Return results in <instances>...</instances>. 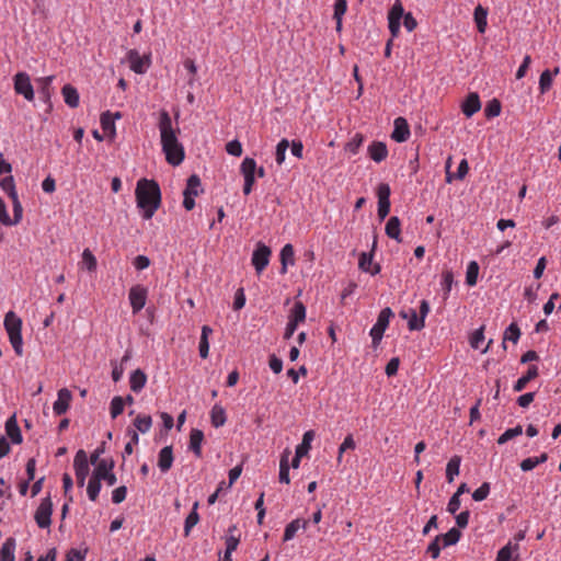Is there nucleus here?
I'll return each instance as SVG.
<instances>
[{"label":"nucleus","mask_w":561,"mask_h":561,"mask_svg":"<svg viewBox=\"0 0 561 561\" xmlns=\"http://www.w3.org/2000/svg\"><path fill=\"white\" fill-rule=\"evenodd\" d=\"M158 127L165 160L174 167L181 164L184 160L185 153L183 146L178 140V133L180 130L179 128H173L171 116L165 110L160 112Z\"/></svg>","instance_id":"obj_1"},{"label":"nucleus","mask_w":561,"mask_h":561,"mask_svg":"<svg viewBox=\"0 0 561 561\" xmlns=\"http://www.w3.org/2000/svg\"><path fill=\"white\" fill-rule=\"evenodd\" d=\"M135 196L142 218L151 219L161 205V190L158 182L146 178L140 179L136 185Z\"/></svg>","instance_id":"obj_2"},{"label":"nucleus","mask_w":561,"mask_h":561,"mask_svg":"<svg viewBox=\"0 0 561 561\" xmlns=\"http://www.w3.org/2000/svg\"><path fill=\"white\" fill-rule=\"evenodd\" d=\"M402 19L403 25L408 32H412L416 28L417 22L412 13H405L401 1L396 0L388 12V27L392 37H397L399 35Z\"/></svg>","instance_id":"obj_3"},{"label":"nucleus","mask_w":561,"mask_h":561,"mask_svg":"<svg viewBox=\"0 0 561 561\" xmlns=\"http://www.w3.org/2000/svg\"><path fill=\"white\" fill-rule=\"evenodd\" d=\"M4 328L8 332L10 343L18 356L23 355V340L21 334L22 320L13 312L9 311L4 317Z\"/></svg>","instance_id":"obj_4"},{"label":"nucleus","mask_w":561,"mask_h":561,"mask_svg":"<svg viewBox=\"0 0 561 561\" xmlns=\"http://www.w3.org/2000/svg\"><path fill=\"white\" fill-rule=\"evenodd\" d=\"M53 502L50 496L42 499L35 511L34 519L39 528H48L51 524Z\"/></svg>","instance_id":"obj_5"},{"label":"nucleus","mask_w":561,"mask_h":561,"mask_svg":"<svg viewBox=\"0 0 561 561\" xmlns=\"http://www.w3.org/2000/svg\"><path fill=\"white\" fill-rule=\"evenodd\" d=\"M73 468L77 478V484L83 486L89 474V459L83 449H79L73 459Z\"/></svg>","instance_id":"obj_6"},{"label":"nucleus","mask_w":561,"mask_h":561,"mask_svg":"<svg viewBox=\"0 0 561 561\" xmlns=\"http://www.w3.org/2000/svg\"><path fill=\"white\" fill-rule=\"evenodd\" d=\"M271 249L263 242H257L252 253V265L254 266L257 274H261L263 270L268 265L271 257Z\"/></svg>","instance_id":"obj_7"},{"label":"nucleus","mask_w":561,"mask_h":561,"mask_svg":"<svg viewBox=\"0 0 561 561\" xmlns=\"http://www.w3.org/2000/svg\"><path fill=\"white\" fill-rule=\"evenodd\" d=\"M390 194L391 190L389 184L380 183L377 187V196H378V209L377 215L380 220H383L390 211Z\"/></svg>","instance_id":"obj_8"},{"label":"nucleus","mask_w":561,"mask_h":561,"mask_svg":"<svg viewBox=\"0 0 561 561\" xmlns=\"http://www.w3.org/2000/svg\"><path fill=\"white\" fill-rule=\"evenodd\" d=\"M14 90L18 94L23 95L27 101H32L34 99V89L26 72H18L14 76Z\"/></svg>","instance_id":"obj_9"},{"label":"nucleus","mask_w":561,"mask_h":561,"mask_svg":"<svg viewBox=\"0 0 561 561\" xmlns=\"http://www.w3.org/2000/svg\"><path fill=\"white\" fill-rule=\"evenodd\" d=\"M148 289L142 285H135L129 289V302L133 313H138L146 305Z\"/></svg>","instance_id":"obj_10"},{"label":"nucleus","mask_w":561,"mask_h":561,"mask_svg":"<svg viewBox=\"0 0 561 561\" xmlns=\"http://www.w3.org/2000/svg\"><path fill=\"white\" fill-rule=\"evenodd\" d=\"M127 59L130 64V69L139 75L145 73L150 66L149 56L141 57L136 49H130L127 53Z\"/></svg>","instance_id":"obj_11"},{"label":"nucleus","mask_w":561,"mask_h":561,"mask_svg":"<svg viewBox=\"0 0 561 561\" xmlns=\"http://www.w3.org/2000/svg\"><path fill=\"white\" fill-rule=\"evenodd\" d=\"M410 137V127L404 117H397L393 122L391 138L397 142H404Z\"/></svg>","instance_id":"obj_12"},{"label":"nucleus","mask_w":561,"mask_h":561,"mask_svg":"<svg viewBox=\"0 0 561 561\" xmlns=\"http://www.w3.org/2000/svg\"><path fill=\"white\" fill-rule=\"evenodd\" d=\"M72 400V393L69 389L62 388L58 391V398L54 402L53 410L56 415H62L65 414L69 407L70 402Z\"/></svg>","instance_id":"obj_13"},{"label":"nucleus","mask_w":561,"mask_h":561,"mask_svg":"<svg viewBox=\"0 0 561 561\" xmlns=\"http://www.w3.org/2000/svg\"><path fill=\"white\" fill-rule=\"evenodd\" d=\"M241 174L244 178V183L254 185L255 183V172H256V162L253 158H244L241 167Z\"/></svg>","instance_id":"obj_14"},{"label":"nucleus","mask_w":561,"mask_h":561,"mask_svg":"<svg viewBox=\"0 0 561 561\" xmlns=\"http://www.w3.org/2000/svg\"><path fill=\"white\" fill-rule=\"evenodd\" d=\"M480 108H481V102H480L478 93H476V92L469 93L461 105L462 113L467 117H471L477 112H479Z\"/></svg>","instance_id":"obj_15"},{"label":"nucleus","mask_w":561,"mask_h":561,"mask_svg":"<svg viewBox=\"0 0 561 561\" xmlns=\"http://www.w3.org/2000/svg\"><path fill=\"white\" fill-rule=\"evenodd\" d=\"M368 154L376 163L382 162L388 156L387 145L382 141H373L368 146Z\"/></svg>","instance_id":"obj_16"},{"label":"nucleus","mask_w":561,"mask_h":561,"mask_svg":"<svg viewBox=\"0 0 561 561\" xmlns=\"http://www.w3.org/2000/svg\"><path fill=\"white\" fill-rule=\"evenodd\" d=\"M5 433L13 444H21L23 440L21 430L18 425L15 413L5 422Z\"/></svg>","instance_id":"obj_17"},{"label":"nucleus","mask_w":561,"mask_h":561,"mask_svg":"<svg viewBox=\"0 0 561 561\" xmlns=\"http://www.w3.org/2000/svg\"><path fill=\"white\" fill-rule=\"evenodd\" d=\"M121 113L116 112L112 114L110 111L102 113L101 115V126L104 133H106L111 138L115 137V118H121Z\"/></svg>","instance_id":"obj_18"},{"label":"nucleus","mask_w":561,"mask_h":561,"mask_svg":"<svg viewBox=\"0 0 561 561\" xmlns=\"http://www.w3.org/2000/svg\"><path fill=\"white\" fill-rule=\"evenodd\" d=\"M173 448L172 446L163 447L158 455V467L161 472H168L173 465Z\"/></svg>","instance_id":"obj_19"},{"label":"nucleus","mask_w":561,"mask_h":561,"mask_svg":"<svg viewBox=\"0 0 561 561\" xmlns=\"http://www.w3.org/2000/svg\"><path fill=\"white\" fill-rule=\"evenodd\" d=\"M204 440V433L198 428H192L190 433L188 448L193 454L199 458L202 457V443Z\"/></svg>","instance_id":"obj_20"},{"label":"nucleus","mask_w":561,"mask_h":561,"mask_svg":"<svg viewBox=\"0 0 561 561\" xmlns=\"http://www.w3.org/2000/svg\"><path fill=\"white\" fill-rule=\"evenodd\" d=\"M294 255H295V251H294L293 244L287 243L282 248L280 254H279L280 264H282L280 274H286L288 265L295 264Z\"/></svg>","instance_id":"obj_21"},{"label":"nucleus","mask_w":561,"mask_h":561,"mask_svg":"<svg viewBox=\"0 0 561 561\" xmlns=\"http://www.w3.org/2000/svg\"><path fill=\"white\" fill-rule=\"evenodd\" d=\"M385 231L389 238L394 239L399 243L402 242L401 221L397 216H392L389 218V220L386 224Z\"/></svg>","instance_id":"obj_22"},{"label":"nucleus","mask_w":561,"mask_h":561,"mask_svg":"<svg viewBox=\"0 0 561 561\" xmlns=\"http://www.w3.org/2000/svg\"><path fill=\"white\" fill-rule=\"evenodd\" d=\"M538 374H539L538 367L536 365H530L528 367L527 373L524 376H522L520 378H518L517 381L514 383L513 390L515 392L523 391L526 388L527 383L530 380L535 379L538 376Z\"/></svg>","instance_id":"obj_23"},{"label":"nucleus","mask_w":561,"mask_h":561,"mask_svg":"<svg viewBox=\"0 0 561 561\" xmlns=\"http://www.w3.org/2000/svg\"><path fill=\"white\" fill-rule=\"evenodd\" d=\"M146 382H147V375L144 373V370L138 368L131 373L130 378H129V385H130V389L134 392H136V393L140 392L145 388Z\"/></svg>","instance_id":"obj_24"},{"label":"nucleus","mask_w":561,"mask_h":561,"mask_svg":"<svg viewBox=\"0 0 561 561\" xmlns=\"http://www.w3.org/2000/svg\"><path fill=\"white\" fill-rule=\"evenodd\" d=\"M308 526V520L306 519H300V518H296L294 520H291L286 527H285V531H284V537H283V540L284 541H289L291 540L296 533L302 528V529H306Z\"/></svg>","instance_id":"obj_25"},{"label":"nucleus","mask_w":561,"mask_h":561,"mask_svg":"<svg viewBox=\"0 0 561 561\" xmlns=\"http://www.w3.org/2000/svg\"><path fill=\"white\" fill-rule=\"evenodd\" d=\"M61 93H62L65 103L69 107H71V108L78 107L80 98H79V93L75 87H72L71 84H66L62 87Z\"/></svg>","instance_id":"obj_26"},{"label":"nucleus","mask_w":561,"mask_h":561,"mask_svg":"<svg viewBox=\"0 0 561 561\" xmlns=\"http://www.w3.org/2000/svg\"><path fill=\"white\" fill-rule=\"evenodd\" d=\"M95 469L92 473L94 478L102 480L107 473H111L114 469L115 462L113 459H101L95 465Z\"/></svg>","instance_id":"obj_27"},{"label":"nucleus","mask_w":561,"mask_h":561,"mask_svg":"<svg viewBox=\"0 0 561 561\" xmlns=\"http://www.w3.org/2000/svg\"><path fill=\"white\" fill-rule=\"evenodd\" d=\"M474 22L477 24L478 32L483 34L488 25V9L478 4L473 12Z\"/></svg>","instance_id":"obj_28"},{"label":"nucleus","mask_w":561,"mask_h":561,"mask_svg":"<svg viewBox=\"0 0 561 561\" xmlns=\"http://www.w3.org/2000/svg\"><path fill=\"white\" fill-rule=\"evenodd\" d=\"M520 329L516 322H512L504 331L502 348L506 351V341L517 343L520 337Z\"/></svg>","instance_id":"obj_29"},{"label":"nucleus","mask_w":561,"mask_h":561,"mask_svg":"<svg viewBox=\"0 0 561 561\" xmlns=\"http://www.w3.org/2000/svg\"><path fill=\"white\" fill-rule=\"evenodd\" d=\"M16 541L14 538H8L0 550V561H14V550H15Z\"/></svg>","instance_id":"obj_30"},{"label":"nucleus","mask_w":561,"mask_h":561,"mask_svg":"<svg viewBox=\"0 0 561 561\" xmlns=\"http://www.w3.org/2000/svg\"><path fill=\"white\" fill-rule=\"evenodd\" d=\"M227 421L225 409L220 404H215L210 411V422L216 428L222 426Z\"/></svg>","instance_id":"obj_31"},{"label":"nucleus","mask_w":561,"mask_h":561,"mask_svg":"<svg viewBox=\"0 0 561 561\" xmlns=\"http://www.w3.org/2000/svg\"><path fill=\"white\" fill-rule=\"evenodd\" d=\"M461 463V457L458 455L453 456L446 466V478L451 483L456 476L459 474V468Z\"/></svg>","instance_id":"obj_32"},{"label":"nucleus","mask_w":561,"mask_h":561,"mask_svg":"<svg viewBox=\"0 0 561 561\" xmlns=\"http://www.w3.org/2000/svg\"><path fill=\"white\" fill-rule=\"evenodd\" d=\"M288 319L301 323L306 319V307L301 301H296L290 310Z\"/></svg>","instance_id":"obj_33"},{"label":"nucleus","mask_w":561,"mask_h":561,"mask_svg":"<svg viewBox=\"0 0 561 561\" xmlns=\"http://www.w3.org/2000/svg\"><path fill=\"white\" fill-rule=\"evenodd\" d=\"M314 438L313 431H307L302 436V442L296 447V454L298 456H305L311 448V442Z\"/></svg>","instance_id":"obj_34"},{"label":"nucleus","mask_w":561,"mask_h":561,"mask_svg":"<svg viewBox=\"0 0 561 561\" xmlns=\"http://www.w3.org/2000/svg\"><path fill=\"white\" fill-rule=\"evenodd\" d=\"M198 502H195L192 512L187 515L184 523V535L187 537L191 529L199 522V515L197 513Z\"/></svg>","instance_id":"obj_35"},{"label":"nucleus","mask_w":561,"mask_h":561,"mask_svg":"<svg viewBox=\"0 0 561 561\" xmlns=\"http://www.w3.org/2000/svg\"><path fill=\"white\" fill-rule=\"evenodd\" d=\"M439 536H440V540H443V546L449 547V546L456 545L459 541V539L461 537V533L456 527H453L446 534L439 535Z\"/></svg>","instance_id":"obj_36"},{"label":"nucleus","mask_w":561,"mask_h":561,"mask_svg":"<svg viewBox=\"0 0 561 561\" xmlns=\"http://www.w3.org/2000/svg\"><path fill=\"white\" fill-rule=\"evenodd\" d=\"M201 187V179L197 174H192L186 182V187L183 193L190 195H198L203 190H198Z\"/></svg>","instance_id":"obj_37"},{"label":"nucleus","mask_w":561,"mask_h":561,"mask_svg":"<svg viewBox=\"0 0 561 561\" xmlns=\"http://www.w3.org/2000/svg\"><path fill=\"white\" fill-rule=\"evenodd\" d=\"M479 264L476 261L469 262L466 273V283L468 286H474L478 280Z\"/></svg>","instance_id":"obj_38"},{"label":"nucleus","mask_w":561,"mask_h":561,"mask_svg":"<svg viewBox=\"0 0 561 561\" xmlns=\"http://www.w3.org/2000/svg\"><path fill=\"white\" fill-rule=\"evenodd\" d=\"M364 142V136L359 133H356L352 139L345 144L344 146V150L352 153V154H356L359 150V148L362 147Z\"/></svg>","instance_id":"obj_39"},{"label":"nucleus","mask_w":561,"mask_h":561,"mask_svg":"<svg viewBox=\"0 0 561 561\" xmlns=\"http://www.w3.org/2000/svg\"><path fill=\"white\" fill-rule=\"evenodd\" d=\"M101 481L102 480H99L98 478H94L92 476L91 479L88 482L87 493H88L89 499L92 502L96 501V499L99 496V493H100L101 488H102Z\"/></svg>","instance_id":"obj_40"},{"label":"nucleus","mask_w":561,"mask_h":561,"mask_svg":"<svg viewBox=\"0 0 561 561\" xmlns=\"http://www.w3.org/2000/svg\"><path fill=\"white\" fill-rule=\"evenodd\" d=\"M234 531H237V526L232 525L228 528V533L226 536V551H234L240 542L239 537L234 536Z\"/></svg>","instance_id":"obj_41"},{"label":"nucleus","mask_w":561,"mask_h":561,"mask_svg":"<svg viewBox=\"0 0 561 561\" xmlns=\"http://www.w3.org/2000/svg\"><path fill=\"white\" fill-rule=\"evenodd\" d=\"M501 102L497 99L489 101L484 107V115L486 118H493L501 114Z\"/></svg>","instance_id":"obj_42"},{"label":"nucleus","mask_w":561,"mask_h":561,"mask_svg":"<svg viewBox=\"0 0 561 561\" xmlns=\"http://www.w3.org/2000/svg\"><path fill=\"white\" fill-rule=\"evenodd\" d=\"M552 78L553 73L551 72V70L546 69L545 71L541 72L539 78V90L541 94H545L550 90L552 85Z\"/></svg>","instance_id":"obj_43"},{"label":"nucleus","mask_w":561,"mask_h":561,"mask_svg":"<svg viewBox=\"0 0 561 561\" xmlns=\"http://www.w3.org/2000/svg\"><path fill=\"white\" fill-rule=\"evenodd\" d=\"M135 427L142 434L149 432L152 425V419L150 415H138L134 420Z\"/></svg>","instance_id":"obj_44"},{"label":"nucleus","mask_w":561,"mask_h":561,"mask_svg":"<svg viewBox=\"0 0 561 561\" xmlns=\"http://www.w3.org/2000/svg\"><path fill=\"white\" fill-rule=\"evenodd\" d=\"M408 320V328L410 331H420L425 327V322H423V319L417 317V313L414 309H410Z\"/></svg>","instance_id":"obj_45"},{"label":"nucleus","mask_w":561,"mask_h":561,"mask_svg":"<svg viewBox=\"0 0 561 561\" xmlns=\"http://www.w3.org/2000/svg\"><path fill=\"white\" fill-rule=\"evenodd\" d=\"M125 400L124 398L116 396L111 401L110 413L112 419H116L124 411Z\"/></svg>","instance_id":"obj_46"},{"label":"nucleus","mask_w":561,"mask_h":561,"mask_svg":"<svg viewBox=\"0 0 561 561\" xmlns=\"http://www.w3.org/2000/svg\"><path fill=\"white\" fill-rule=\"evenodd\" d=\"M391 317H393V312H392L391 308H389V307L383 308L379 312L377 322L375 323V325H377L378 328H381L382 330L386 331V329L389 325V321H390Z\"/></svg>","instance_id":"obj_47"},{"label":"nucleus","mask_w":561,"mask_h":561,"mask_svg":"<svg viewBox=\"0 0 561 561\" xmlns=\"http://www.w3.org/2000/svg\"><path fill=\"white\" fill-rule=\"evenodd\" d=\"M522 433H523V427L520 425H516L513 428H508L497 438V444L503 445L506 442H508L510 439L522 435Z\"/></svg>","instance_id":"obj_48"},{"label":"nucleus","mask_w":561,"mask_h":561,"mask_svg":"<svg viewBox=\"0 0 561 561\" xmlns=\"http://www.w3.org/2000/svg\"><path fill=\"white\" fill-rule=\"evenodd\" d=\"M289 148V141L286 138H283L276 146L275 150V160L278 165H280L285 161L286 151Z\"/></svg>","instance_id":"obj_49"},{"label":"nucleus","mask_w":561,"mask_h":561,"mask_svg":"<svg viewBox=\"0 0 561 561\" xmlns=\"http://www.w3.org/2000/svg\"><path fill=\"white\" fill-rule=\"evenodd\" d=\"M356 444L352 434H348L339 447L337 461L341 462L343 454L348 449H355Z\"/></svg>","instance_id":"obj_50"},{"label":"nucleus","mask_w":561,"mask_h":561,"mask_svg":"<svg viewBox=\"0 0 561 561\" xmlns=\"http://www.w3.org/2000/svg\"><path fill=\"white\" fill-rule=\"evenodd\" d=\"M453 284H454L453 272L451 271L444 272L443 273V282H442V286L444 289V299H447V297L451 290Z\"/></svg>","instance_id":"obj_51"},{"label":"nucleus","mask_w":561,"mask_h":561,"mask_svg":"<svg viewBox=\"0 0 561 561\" xmlns=\"http://www.w3.org/2000/svg\"><path fill=\"white\" fill-rule=\"evenodd\" d=\"M490 483L483 482L474 492L472 493V499L477 502H481L485 500L490 493Z\"/></svg>","instance_id":"obj_52"},{"label":"nucleus","mask_w":561,"mask_h":561,"mask_svg":"<svg viewBox=\"0 0 561 561\" xmlns=\"http://www.w3.org/2000/svg\"><path fill=\"white\" fill-rule=\"evenodd\" d=\"M373 253L368 252H362L358 260V267L365 272L368 273L370 271V266L373 264Z\"/></svg>","instance_id":"obj_53"},{"label":"nucleus","mask_w":561,"mask_h":561,"mask_svg":"<svg viewBox=\"0 0 561 561\" xmlns=\"http://www.w3.org/2000/svg\"><path fill=\"white\" fill-rule=\"evenodd\" d=\"M82 260L87 268L92 272L96 268V259L89 249H85L82 253Z\"/></svg>","instance_id":"obj_54"},{"label":"nucleus","mask_w":561,"mask_h":561,"mask_svg":"<svg viewBox=\"0 0 561 561\" xmlns=\"http://www.w3.org/2000/svg\"><path fill=\"white\" fill-rule=\"evenodd\" d=\"M439 541L440 536H436L427 546L426 552L430 553L433 559H437L440 554Z\"/></svg>","instance_id":"obj_55"},{"label":"nucleus","mask_w":561,"mask_h":561,"mask_svg":"<svg viewBox=\"0 0 561 561\" xmlns=\"http://www.w3.org/2000/svg\"><path fill=\"white\" fill-rule=\"evenodd\" d=\"M226 150L233 157H240L242 153V145L239 140L234 139L227 144Z\"/></svg>","instance_id":"obj_56"},{"label":"nucleus","mask_w":561,"mask_h":561,"mask_svg":"<svg viewBox=\"0 0 561 561\" xmlns=\"http://www.w3.org/2000/svg\"><path fill=\"white\" fill-rule=\"evenodd\" d=\"M126 495H127V488L125 485H121L112 492V501L115 504H119L123 501H125Z\"/></svg>","instance_id":"obj_57"},{"label":"nucleus","mask_w":561,"mask_h":561,"mask_svg":"<svg viewBox=\"0 0 561 561\" xmlns=\"http://www.w3.org/2000/svg\"><path fill=\"white\" fill-rule=\"evenodd\" d=\"M483 329L484 328L481 327L480 329L476 330L473 332V334L471 335L470 345L472 348L478 350L480 347V344L483 342V340H484Z\"/></svg>","instance_id":"obj_58"},{"label":"nucleus","mask_w":561,"mask_h":561,"mask_svg":"<svg viewBox=\"0 0 561 561\" xmlns=\"http://www.w3.org/2000/svg\"><path fill=\"white\" fill-rule=\"evenodd\" d=\"M53 79H54L53 76H48L41 80L42 89H41L39 93L43 95V98L45 100H49V98H50V84L53 82Z\"/></svg>","instance_id":"obj_59"},{"label":"nucleus","mask_w":561,"mask_h":561,"mask_svg":"<svg viewBox=\"0 0 561 561\" xmlns=\"http://www.w3.org/2000/svg\"><path fill=\"white\" fill-rule=\"evenodd\" d=\"M399 365H400V359L398 357H392L386 365V369H385L386 375L388 377H392V376L397 375Z\"/></svg>","instance_id":"obj_60"},{"label":"nucleus","mask_w":561,"mask_h":561,"mask_svg":"<svg viewBox=\"0 0 561 561\" xmlns=\"http://www.w3.org/2000/svg\"><path fill=\"white\" fill-rule=\"evenodd\" d=\"M383 333H385V330H382L381 328H378L377 325L374 324V327L370 329V336H371V340H373V346L374 347H377L383 336Z\"/></svg>","instance_id":"obj_61"},{"label":"nucleus","mask_w":561,"mask_h":561,"mask_svg":"<svg viewBox=\"0 0 561 561\" xmlns=\"http://www.w3.org/2000/svg\"><path fill=\"white\" fill-rule=\"evenodd\" d=\"M245 305V295L243 288L237 289L234 294L233 309L240 310Z\"/></svg>","instance_id":"obj_62"},{"label":"nucleus","mask_w":561,"mask_h":561,"mask_svg":"<svg viewBox=\"0 0 561 561\" xmlns=\"http://www.w3.org/2000/svg\"><path fill=\"white\" fill-rule=\"evenodd\" d=\"M0 187L7 194L15 190V183L12 175L5 176L0 181Z\"/></svg>","instance_id":"obj_63"},{"label":"nucleus","mask_w":561,"mask_h":561,"mask_svg":"<svg viewBox=\"0 0 561 561\" xmlns=\"http://www.w3.org/2000/svg\"><path fill=\"white\" fill-rule=\"evenodd\" d=\"M511 559H512V548L510 545H507L500 549L495 561H511Z\"/></svg>","instance_id":"obj_64"}]
</instances>
